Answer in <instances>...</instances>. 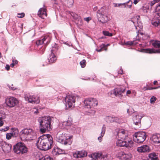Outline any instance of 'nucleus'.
I'll return each instance as SVG.
<instances>
[{"label":"nucleus","mask_w":160,"mask_h":160,"mask_svg":"<svg viewBox=\"0 0 160 160\" xmlns=\"http://www.w3.org/2000/svg\"><path fill=\"white\" fill-rule=\"evenodd\" d=\"M53 142V138L50 135H44L38 138L36 146L39 149L46 151L51 148Z\"/></svg>","instance_id":"f257e3e1"},{"label":"nucleus","mask_w":160,"mask_h":160,"mask_svg":"<svg viewBox=\"0 0 160 160\" xmlns=\"http://www.w3.org/2000/svg\"><path fill=\"white\" fill-rule=\"evenodd\" d=\"M52 117L49 116L40 117L38 118L39 122L40 131L42 133H45L46 130L50 131L51 129V122Z\"/></svg>","instance_id":"f03ea898"},{"label":"nucleus","mask_w":160,"mask_h":160,"mask_svg":"<svg viewBox=\"0 0 160 160\" xmlns=\"http://www.w3.org/2000/svg\"><path fill=\"white\" fill-rule=\"evenodd\" d=\"M35 133L31 129L26 128L19 132V137L22 141H28L33 140L35 137Z\"/></svg>","instance_id":"7ed1b4c3"},{"label":"nucleus","mask_w":160,"mask_h":160,"mask_svg":"<svg viewBox=\"0 0 160 160\" xmlns=\"http://www.w3.org/2000/svg\"><path fill=\"white\" fill-rule=\"evenodd\" d=\"M56 138L58 142L64 145H70L72 142V136H69L65 133H58Z\"/></svg>","instance_id":"20e7f679"},{"label":"nucleus","mask_w":160,"mask_h":160,"mask_svg":"<svg viewBox=\"0 0 160 160\" xmlns=\"http://www.w3.org/2000/svg\"><path fill=\"white\" fill-rule=\"evenodd\" d=\"M146 134L145 132H138L135 133L133 135V139L134 141L137 143H142L146 139Z\"/></svg>","instance_id":"39448f33"},{"label":"nucleus","mask_w":160,"mask_h":160,"mask_svg":"<svg viewBox=\"0 0 160 160\" xmlns=\"http://www.w3.org/2000/svg\"><path fill=\"white\" fill-rule=\"evenodd\" d=\"M14 150L17 154H23L27 152V148L24 143L20 142L14 146Z\"/></svg>","instance_id":"423d86ee"},{"label":"nucleus","mask_w":160,"mask_h":160,"mask_svg":"<svg viewBox=\"0 0 160 160\" xmlns=\"http://www.w3.org/2000/svg\"><path fill=\"white\" fill-rule=\"evenodd\" d=\"M85 107L87 108H91L97 106L98 102L97 100L93 98H88L85 99L83 102Z\"/></svg>","instance_id":"0eeeda50"},{"label":"nucleus","mask_w":160,"mask_h":160,"mask_svg":"<svg viewBox=\"0 0 160 160\" xmlns=\"http://www.w3.org/2000/svg\"><path fill=\"white\" fill-rule=\"evenodd\" d=\"M65 99L66 107L67 108H69L72 107L75 102L76 98L74 96L68 95L66 96Z\"/></svg>","instance_id":"6e6552de"},{"label":"nucleus","mask_w":160,"mask_h":160,"mask_svg":"<svg viewBox=\"0 0 160 160\" xmlns=\"http://www.w3.org/2000/svg\"><path fill=\"white\" fill-rule=\"evenodd\" d=\"M117 135V138L118 140L121 139L124 140L128 137V131L123 129H120L118 130Z\"/></svg>","instance_id":"1a4fd4ad"},{"label":"nucleus","mask_w":160,"mask_h":160,"mask_svg":"<svg viewBox=\"0 0 160 160\" xmlns=\"http://www.w3.org/2000/svg\"><path fill=\"white\" fill-rule=\"evenodd\" d=\"M26 101L31 103L38 104L39 103L40 100L39 97L35 95H29L26 94L24 96Z\"/></svg>","instance_id":"9d476101"},{"label":"nucleus","mask_w":160,"mask_h":160,"mask_svg":"<svg viewBox=\"0 0 160 160\" xmlns=\"http://www.w3.org/2000/svg\"><path fill=\"white\" fill-rule=\"evenodd\" d=\"M121 139H118V141L116 143L117 146L119 147H124L128 148L132 147L133 143L132 141H128V142H127L126 141H123Z\"/></svg>","instance_id":"9b49d317"},{"label":"nucleus","mask_w":160,"mask_h":160,"mask_svg":"<svg viewBox=\"0 0 160 160\" xmlns=\"http://www.w3.org/2000/svg\"><path fill=\"white\" fill-rule=\"evenodd\" d=\"M18 100L13 97H11L6 99V103L9 107H14L18 103Z\"/></svg>","instance_id":"f8f14e48"},{"label":"nucleus","mask_w":160,"mask_h":160,"mask_svg":"<svg viewBox=\"0 0 160 160\" xmlns=\"http://www.w3.org/2000/svg\"><path fill=\"white\" fill-rule=\"evenodd\" d=\"M0 146L2 147V151L5 153H8L10 152L11 150L12 146L11 144H9L6 143L5 142L2 141L0 143Z\"/></svg>","instance_id":"ddd939ff"},{"label":"nucleus","mask_w":160,"mask_h":160,"mask_svg":"<svg viewBox=\"0 0 160 160\" xmlns=\"http://www.w3.org/2000/svg\"><path fill=\"white\" fill-rule=\"evenodd\" d=\"M47 9L46 7L44 5L43 7L39 9L38 12V16L42 19H44L47 16V13L46 12Z\"/></svg>","instance_id":"4468645a"},{"label":"nucleus","mask_w":160,"mask_h":160,"mask_svg":"<svg viewBox=\"0 0 160 160\" xmlns=\"http://www.w3.org/2000/svg\"><path fill=\"white\" fill-rule=\"evenodd\" d=\"M151 23L155 27H158L160 25V14H154Z\"/></svg>","instance_id":"2eb2a0df"},{"label":"nucleus","mask_w":160,"mask_h":160,"mask_svg":"<svg viewBox=\"0 0 160 160\" xmlns=\"http://www.w3.org/2000/svg\"><path fill=\"white\" fill-rule=\"evenodd\" d=\"M125 91V88L123 86L118 87L115 89V96H118L119 97H121L122 95V94Z\"/></svg>","instance_id":"dca6fc26"},{"label":"nucleus","mask_w":160,"mask_h":160,"mask_svg":"<svg viewBox=\"0 0 160 160\" xmlns=\"http://www.w3.org/2000/svg\"><path fill=\"white\" fill-rule=\"evenodd\" d=\"M137 151L139 152H149L150 149L149 147L147 145H143L137 148Z\"/></svg>","instance_id":"f3484780"},{"label":"nucleus","mask_w":160,"mask_h":160,"mask_svg":"<svg viewBox=\"0 0 160 160\" xmlns=\"http://www.w3.org/2000/svg\"><path fill=\"white\" fill-rule=\"evenodd\" d=\"M150 139L155 143H160V134L158 133L153 134L150 138Z\"/></svg>","instance_id":"a211bd4d"},{"label":"nucleus","mask_w":160,"mask_h":160,"mask_svg":"<svg viewBox=\"0 0 160 160\" xmlns=\"http://www.w3.org/2000/svg\"><path fill=\"white\" fill-rule=\"evenodd\" d=\"M44 42H46V44H48L50 42L49 38L47 36H44L42 39L37 41L36 43L37 45H39L44 43Z\"/></svg>","instance_id":"6ab92c4d"},{"label":"nucleus","mask_w":160,"mask_h":160,"mask_svg":"<svg viewBox=\"0 0 160 160\" xmlns=\"http://www.w3.org/2000/svg\"><path fill=\"white\" fill-rule=\"evenodd\" d=\"M92 158L94 160H104V158L102 157V154L100 153H95L91 155Z\"/></svg>","instance_id":"aec40b11"},{"label":"nucleus","mask_w":160,"mask_h":160,"mask_svg":"<svg viewBox=\"0 0 160 160\" xmlns=\"http://www.w3.org/2000/svg\"><path fill=\"white\" fill-rule=\"evenodd\" d=\"M97 18L98 21L102 23L106 22L108 20L107 15H97Z\"/></svg>","instance_id":"412c9836"},{"label":"nucleus","mask_w":160,"mask_h":160,"mask_svg":"<svg viewBox=\"0 0 160 160\" xmlns=\"http://www.w3.org/2000/svg\"><path fill=\"white\" fill-rule=\"evenodd\" d=\"M142 118L141 116L138 115L134 116L133 117V121L134 123L136 125H139L140 124L141 119Z\"/></svg>","instance_id":"4be33fe9"},{"label":"nucleus","mask_w":160,"mask_h":160,"mask_svg":"<svg viewBox=\"0 0 160 160\" xmlns=\"http://www.w3.org/2000/svg\"><path fill=\"white\" fill-rule=\"evenodd\" d=\"M108 10L105 7L101 8L97 12V15H107Z\"/></svg>","instance_id":"5701e85b"},{"label":"nucleus","mask_w":160,"mask_h":160,"mask_svg":"<svg viewBox=\"0 0 160 160\" xmlns=\"http://www.w3.org/2000/svg\"><path fill=\"white\" fill-rule=\"evenodd\" d=\"M72 123V119L71 117L68 118V120L63 122L62 125L64 127H67L71 125Z\"/></svg>","instance_id":"b1692460"},{"label":"nucleus","mask_w":160,"mask_h":160,"mask_svg":"<svg viewBox=\"0 0 160 160\" xmlns=\"http://www.w3.org/2000/svg\"><path fill=\"white\" fill-rule=\"evenodd\" d=\"M144 52L150 54L152 53H160V49L155 50L154 49H146L144 50Z\"/></svg>","instance_id":"393cba45"},{"label":"nucleus","mask_w":160,"mask_h":160,"mask_svg":"<svg viewBox=\"0 0 160 160\" xmlns=\"http://www.w3.org/2000/svg\"><path fill=\"white\" fill-rule=\"evenodd\" d=\"M57 58L56 56L55 53H51V55L49 56V62L50 63L55 62L57 60Z\"/></svg>","instance_id":"a878e982"},{"label":"nucleus","mask_w":160,"mask_h":160,"mask_svg":"<svg viewBox=\"0 0 160 160\" xmlns=\"http://www.w3.org/2000/svg\"><path fill=\"white\" fill-rule=\"evenodd\" d=\"M107 119L110 122H118L120 120L118 117L110 116L108 117Z\"/></svg>","instance_id":"bb28decb"},{"label":"nucleus","mask_w":160,"mask_h":160,"mask_svg":"<svg viewBox=\"0 0 160 160\" xmlns=\"http://www.w3.org/2000/svg\"><path fill=\"white\" fill-rule=\"evenodd\" d=\"M122 157L124 160H129L132 157V155L129 153L125 154L123 152H122Z\"/></svg>","instance_id":"cd10ccee"},{"label":"nucleus","mask_w":160,"mask_h":160,"mask_svg":"<svg viewBox=\"0 0 160 160\" xmlns=\"http://www.w3.org/2000/svg\"><path fill=\"white\" fill-rule=\"evenodd\" d=\"M11 135L13 136V137H18V131L17 128H12Z\"/></svg>","instance_id":"c85d7f7f"},{"label":"nucleus","mask_w":160,"mask_h":160,"mask_svg":"<svg viewBox=\"0 0 160 160\" xmlns=\"http://www.w3.org/2000/svg\"><path fill=\"white\" fill-rule=\"evenodd\" d=\"M65 4L68 7L70 8L72 6L73 3V0H64Z\"/></svg>","instance_id":"c756f323"},{"label":"nucleus","mask_w":160,"mask_h":160,"mask_svg":"<svg viewBox=\"0 0 160 160\" xmlns=\"http://www.w3.org/2000/svg\"><path fill=\"white\" fill-rule=\"evenodd\" d=\"M149 157L151 160H159L157 156L155 153H150L149 155Z\"/></svg>","instance_id":"7c9ffc66"},{"label":"nucleus","mask_w":160,"mask_h":160,"mask_svg":"<svg viewBox=\"0 0 160 160\" xmlns=\"http://www.w3.org/2000/svg\"><path fill=\"white\" fill-rule=\"evenodd\" d=\"M125 3H126L125 5H124L125 8H131L132 7V0H129L128 2Z\"/></svg>","instance_id":"2f4dec72"},{"label":"nucleus","mask_w":160,"mask_h":160,"mask_svg":"<svg viewBox=\"0 0 160 160\" xmlns=\"http://www.w3.org/2000/svg\"><path fill=\"white\" fill-rule=\"evenodd\" d=\"M100 49H96V50L98 52H101L102 50H106L107 48H106V46L105 45L102 44L100 46Z\"/></svg>","instance_id":"473e14b6"},{"label":"nucleus","mask_w":160,"mask_h":160,"mask_svg":"<svg viewBox=\"0 0 160 160\" xmlns=\"http://www.w3.org/2000/svg\"><path fill=\"white\" fill-rule=\"evenodd\" d=\"M153 47L155 48H160V41H156L152 43Z\"/></svg>","instance_id":"72a5a7b5"},{"label":"nucleus","mask_w":160,"mask_h":160,"mask_svg":"<svg viewBox=\"0 0 160 160\" xmlns=\"http://www.w3.org/2000/svg\"><path fill=\"white\" fill-rule=\"evenodd\" d=\"M73 157L76 158H78L80 157V151H77L73 153Z\"/></svg>","instance_id":"f704fd0d"},{"label":"nucleus","mask_w":160,"mask_h":160,"mask_svg":"<svg viewBox=\"0 0 160 160\" xmlns=\"http://www.w3.org/2000/svg\"><path fill=\"white\" fill-rule=\"evenodd\" d=\"M58 46L57 45L55 44L54 47H52V50H51V53H55L58 50Z\"/></svg>","instance_id":"c9c22d12"},{"label":"nucleus","mask_w":160,"mask_h":160,"mask_svg":"<svg viewBox=\"0 0 160 160\" xmlns=\"http://www.w3.org/2000/svg\"><path fill=\"white\" fill-rule=\"evenodd\" d=\"M39 160H53V159L49 156H46L40 158Z\"/></svg>","instance_id":"e433bc0d"},{"label":"nucleus","mask_w":160,"mask_h":160,"mask_svg":"<svg viewBox=\"0 0 160 160\" xmlns=\"http://www.w3.org/2000/svg\"><path fill=\"white\" fill-rule=\"evenodd\" d=\"M154 14H160V8L159 6H156Z\"/></svg>","instance_id":"4c0bfd02"},{"label":"nucleus","mask_w":160,"mask_h":160,"mask_svg":"<svg viewBox=\"0 0 160 160\" xmlns=\"http://www.w3.org/2000/svg\"><path fill=\"white\" fill-rule=\"evenodd\" d=\"M87 152L85 151L82 150L81 151L80 157H84L87 156Z\"/></svg>","instance_id":"58836bf2"},{"label":"nucleus","mask_w":160,"mask_h":160,"mask_svg":"<svg viewBox=\"0 0 160 160\" xmlns=\"http://www.w3.org/2000/svg\"><path fill=\"white\" fill-rule=\"evenodd\" d=\"M103 34L106 36H108L109 37H112V33L109 32L108 31H103L102 32Z\"/></svg>","instance_id":"ea45409f"},{"label":"nucleus","mask_w":160,"mask_h":160,"mask_svg":"<svg viewBox=\"0 0 160 160\" xmlns=\"http://www.w3.org/2000/svg\"><path fill=\"white\" fill-rule=\"evenodd\" d=\"M106 131V127L104 125H103L102 128V131H101V135L102 136H104L105 132Z\"/></svg>","instance_id":"a19ab883"},{"label":"nucleus","mask_w":160,"mask_h":160,"mask_svg":"<svg viewBox=\"0 0 160 160\" xmlns=\"http://www.w3.org/2000/svg\"><path fill=\"white\" fill-rule=\"evenodd\" d=\"M52 153L53 155L60 154V153L58 152V148H55L52 150Z\"/></svg>","instance_id":"79ce46f5"},{"label":"nucleus","mask_w":160,"mask_h":160,"mask_svg":"<svg viewBox=\"0 0 160 160\" xmlns=\"http://www.w3.org/2000/svg\"><path fill=\"white\" fill-rule=\"evenodd\" d=\"M80 65L82 68H85L86 66V61L85 59H84L82 60V61H81Z\"/></svg>","instance_id":"37998d69"},{"label":"nucleus","mask_w":160,"mask_h":160,"mask_svg":"<svg viewBox=\"0 0 160 160\" xmlns=\"http://www.w3.org/2000/svg\"><path fill=\"white\" fill-rule=\"evenodd\" d=\"M12 137H13V136L11 133H8L6 134V138L8 140H10Z\"/></svg>","instance_id":"c03bdc74"},{"label":"nucleus","mask_w":160,"mask_h":160,"mask_svg":"<svg viewBox=\"0 0 160 160\" xmlns=\"http://www.w3.org/2000/svg\"><path fill=\"white\" fill-rule=\"evenodd\" d=\"M160 0H153L151 1L150 5H151V6H152L155 4L156 3L158 2Z\"/></svg>","instance_id":"a18cd8bd"},{"label":"nucleus","mask_w":160,"mask_h":160,"mask_svg":"<svg viewBox=\"0 0 160 160\" xmlns=\"http://www.w3.org/2000/svg\"><path fill=\"white\" fill-rule=\"evenodd\" d=\"M156 98L154 96H153L150 99V102L151 103H153L156 101Z\"/></svg>","instance_id":"49530a36"},{"label":"nucleus","mask_w":160,"mask_h":160,"mask_svg":"<svg viewBox=\"0 0 160 160\" xmlns=\"http://www.w3.org/2000/svg\"><path fill=\"white\" fill-rule=\"evenodd\" d=\"M25 14L24 12H22L21 13H18V18H23Z\"/></svg>","instance_id":"de8ad7c7"},{"label":"nucleus","mask_w":160,"mask_h":160,"mask_svg":"<svg viewBox=\"0 0 160 160\" xmlns=\"http://www.w3.org/2000/svg\"><path fill=\"white\" fill-rule=\"evenodd\" d=\"M126 4L125 3H123L122 4H116V3H113L114 7H119L121 6V5H125Z\"/></svg>","instance_id":"09e8293b"},{"label":"nucleus","mask_w":160,"mask_h":160,"mask_svg":"<svg viewBox=\"0 0 160 160\" xmlns=\"http://www.w3.org/2000/svg\"><path fill=\"white\" fill-rule=\"evenodd\" d=\"M142 10L144 12L147 13L148 12V8L146 7L143 6L142 8Z\"/></svg>","instance_id":"8fccbe9b"},{"label":"nucleus","mask_w":160,"mask_h":160,"mask_svg":"<svg viewBox=\"0 0 160 160\" xmlns=\"http://www.w3.org/2000/svg\"><path fill=\"white\" fill-rule=\"evenodd\" d=\"M125 44L131 46L133 44V42L132 41H128L127 42L125 43Z\"/></svg>","instance_id":"3c124183"},{"label":"nucleus","mask_w":160,"mask_h":160,"mask_svg":"<svg viewBox=\"0 0 160 160\" xmlns=\"http://www.w3.org/2000/svg\"><path fill=\"white\" fill-rule=\"evenodd\" d=\"M91 20V18L90 17H88V18H84V20L88 22L89 21Z\"/></svg>","instance_id":"603ef678"},{"label":"nucleus","mask_w":160,"mask_h":160,"mask_svg":"<svg viewBox=\"0 0 160 160\" xmlns=\"http://www.w3.org/2000/svg\"><path fill=\"white\" fill-rule=\"evenodd\" d=\"M9 129V127H7L6 128H2V129L0 130L1 131L5 132L7 131Z\"/></svg>","instance_id":"864d4df0"},{"label":"nucleus","mask_w":160,"mask_h":160,"mask_svg":"<svg viewBox=\"0 0 160 160\" xmlns=\"http://www.w3.org/2000/svg\"><path fill=\"white\" fill-rule=\"evenodd\" d=\"M18 63V60L15 59H13L12 60V63L15 64H17Z\"/></svg>","instance_id":"5fc2aeb1"},{"label":"nucleus","mask_w":160,"mask_h":160,"mask_svg":"<svg viewBox=\"0 0 160 160\" xmlns=\"http://www.w3.org/2000/svg\"><path fill=\"white\" fill-rule=\"evenodd\" d=\"M118 74H123V70L122 69H120V70L118 71Z\"/></svg>","instance_id":"6e6d98bb"},{"label":"nucleus","mask_w":160,"mask_h":160,"mask_svg":"<svg viewBox=\"0 0 160 160\" xmlns=\"http://www.w3.org/2000/svg\"><path fill=\"white\" fill-rule=\"evenodd\" d=\"M152 88L150 87H147L146 88L144 89V91H146L147 90H152Z\"/></svg>","instance_id":"4d7b16f0"},{"label":"nucleus","mask_w":160,"mask_h":160,"mask_svg":"<svg viewBox=\"0 0 160 160\" xmlns=\"http://www.w3.org/2000/svg\"><path fill=\"white\" fill-rule=\"evenodd\" d=\"M5 68L7 71H8L10 69V66L8 65H7L5 67Z\"/></svg>","instance_id":"13d9d810"},{"label":"nucleus","mask_w":160,"mask_h":160,"mask_svg":"<svg viewBox=\"0 0 160 160\" xmlns=\"http://www.w3.org/2000/svg\"><path fill=\"white\" fill-rule=\"evenodd\" d=\"M102 137H103V136H101L100 137H98V140L100 142H101V141L102 140Z\"/></svg>","instance_id":"bf43d9fd"},{"label":"nucleus","mask_w":160,"mask_h":160,"mask_svg":"<svg viewBox=\"0 0 160 160\" xmlns=\"http://www.w3.org/2000/svg\"><path fill=\"white\" fill-rule=\"evenodd\" d=\"M140 0H134L133 3L135 4H136Z\"/></svg>","instance_id":"052dcab7"},{"label":"nucleus","mask_w":160,"mask_h":160,"mask_svg":"<svg viewBox=\"0 0 160 160\" xmlns=\"http://www.w3.org/2000/svg\"><path fill=\"white\" fill-rule=\"evenodd\" d=\"M3 124V122L2 121V119H0V126H2Z\"/></svg>","instance_id":"680f3d73"},{"label":"nucleus","mask_w":160,"mask_h":160,"mask_svg":"<svg viewBox=\"0 0 160 160\" xmlns=\"http://www.w3.org/2000/svg\"><path fill=\"white\" fill-rule=\"evenodd\" d=\"M95 111L93 110H91V112H90V113L92 114H94L95 113Z\"/></svg>","instance_id":"e2e57ef3"},{"label":"nucleus","mask_w":160,"mask_h":160,"mask_svg":"<svg viewBox=\"0 0 160 160\" xmlns=\"http://www.w3.org/2000/svg\"><path fill=\"white\" fill-rule=\"evenodd\" d=\"M15 64H14V63H12V64H11V67L12 68H13Z\"/></svg>","instance_id":"0e129e2a"},{"label":"nucleus","mask_w":160,"mask_h":160,"mask_svg":"<svg viewBox=\"0 0 160 160\" xmlns=\"http://www.w3.org/2000/svg\"><path fill=\"white\" fill-rule=\"evenodd\" d=\"M98 9V7H95L94 8V9H93V10H94V11H96V10H97Z\"/></svg>","instance_id":"69168bd1"},{"label":"nucleus","mask_w":160,"mask_h":160,"mask_svg":"<svg viewBox=\"0 0 160 160\" xmlns=\"http://www.w3.org/2000/svg\"><path fill=\"white\" fill-rule=\"evenodd\" d=\"M158 82L157 81H154V83H153V84H154V85H155Z\"/></svg>","instance_id":"338daca9"},{"label":"nucleus","mask_w":160,"mask_h":160,"mask_svg":"<svg viewBox=\"0 0 160 160\" xmlns=\"http://www.w3.org/2000/svg\"><path fill=\"white\" fill-rule=\"evenodd\" d=\"M131 93V92L130 91V90H128V91L127 92V93L128 94H130Z\"/></svg>","instance_id":"774afa93"}]
</instances>
